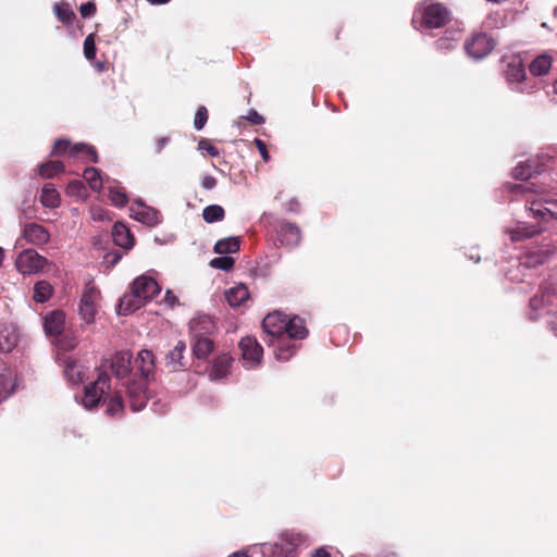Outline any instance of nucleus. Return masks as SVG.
I'll list each match as a JSON object with an SVG mask.
<instances>
[{"label": "nucleus", "mask_w": 557, "mask_h": 557, "mask_svg": "<svg viewBox=\"0 0 557 557\" xmlns=\"http://www.w3.org/2000/svg\"><path fill=\"white\" fill-rule=\"evenodd\" d=\"M111 379L103 370L98 374L96 381L90 382L84 387L83 396L79 397L76 395L75 399L88 410L97 408L102 400L107 401V412L111 416H116L122 412L124 401L120 389L113 393H111Z\"/></svg>", "instance_id": "nucleus-1"}, {"label": "nucleus", "mask_w": 557, "mask_h": 557, "mask_svg": "<svg viewBox=\"0 0 557 557\" xmlns=\"http://www.w3.org/2000/svg\"><path fill=\"white\" fill-rule=\"evenodd\" d=\"M135 367L139 370L140 377L128 379L123 383V386L125 387L131 409L137 412L145 408L149 398L146 389V379L154 369L152 352L146 349L139 351L135 359Z\"/></svg>", "instance_id": "nucleus-2"}, {"label": "nucleus", "mask_w": 557, "mask_h": 557, "mask_svg": "<svg viewBox=\"0 0 557 557\" xmlns=\"http://www.w3.org/2000/svg\"><path fill=\"white\" fill-rule=\"evenodd\" d=\"M516 194L523 195L532 216L539 221L557 220V200L549 198L542 186L522 183L513 187Z\"/></svg>", "instance_id": "nucleus-3"}, {"label": "nucleus", "mask_w": 557, "mask_h": 557, "mask_svg": "<svg viewBox=\"0 0 557 557\" xmlns=\"http://www.w3.org/2000/svg\"><path fill=\"white\" fill-rule=\"evenodd\" d=\"M503 62L504 76L511 90L530 95L540 89L539 81L527 75L525 65L519 54L507 55Z\"/></svg>", "instance_id": "nucleus-4"}, {"label": "nucleus", "mask_w": 557, "mask_h": 557, "mask_svg": "<svg viewBox=\"0 0 557 557\" xmlns=\"http://www.w3.org/2000/svg\"><path fill=\"white\" fill-rule=\"evenodd\" d=\"M262 327L272 339L286 336V334L289 337H299V339H302L308 333L302 319L299 317L287 319V317L280 311L269 313L263 319Z\"/></svg>", "instance_id": "nucleus-5"}, {"label": "nucleus", "mask_w": 557, "mask_h": 557, "mask_svg": "<svg viewBox=\"0 0 557 557\" xmlns=\"http://www.w3.org/2000/svg\"><path fill=\"white\" fill-rule=\"evenodd\" d=\"M448 20L449 11L445 7L440 3L424 2L414 11L412 23L417 25L420 21V25L416 27L422 30L423 28H440Z\"/></svg>", "instance_id": "nucleus-6"}, {"label": "nucleus", "mask_w": 557, "mask_h": 557, "mask_svg": "<svg viewBox=\"0 0 557 557\" xmlns=\"http://www.w3.org/2000/svg\"><path fill=\"white\" fill-rule=\"evenodd\" d=\"M50 262L34 249H25L18 253L15 260L16 270L26 275L44 272Z\"/></svg>", "instance_id": "nucleus-7"}, {"label": "nucleus", "mask_w": 557, "mask_h": 557, "mask_svg": "<svg viewBox=\"0 0 557 557\" xmlns=\"http://www.w3.org/2000/svg\"><path fill=\"white\" fill-rule=\"evenodd\" d=\"M100 292L92 285H87L81 297L78 312L87 324H92L96 321V315L99 309Z\"/></svg>", "instance_id": "nucleus-8"}, {"label": "nucleus", "mask_w": 557, "mask_h": 557, "mask_svg": "<svg viewBox=\"0 0 557 557\" xmlns=\"http://www.w3.org/2000/svg\"><path fill=\"white\" fill-rule=\"evenodd\" d=\"M69 151L71 157H76L79 153L83 154V159L86 161H90L94 163L98 162L97 151L92 146H88L86 144H75L71 145V143L66 139H58L55 140L51 153L53 156H60L64 152Z\"/></svg>", "instance_id": "nucleus-9"}, {"label": "nucleus", "mask_w": 557, "mask_h": 557, "mask_svg": "<svg viewBox=\"0 0 557 557\" xmlns=\"http://www.w3.org/2000/svg\"><path fill=\"white\" fill-rule=\"evenodd\" d=\"M239 348L246 368H253L261 362L263 349L256 338L250 336L242 338Z\"/></svg>", "instance_id": "nucleus-10"}, {"label": "nucleus", "mask_w": 557, "mask_h": 557, "mask_svg": "<svg viewBox=\"0 0 557 557\" xmlns=\"http://www.w3.org/2000/svg\"><path fill=\"white\" fill-rule=\"evenodd\" d=\"M131 288L134 290V293L137 294L144 304L160 293L159 284L156 282V280L147 275L137 277L133 282Z\"/></svg>", "instance_id": "nucleus-11"}, {"label": "nucleus", "mask_w": 557, "mask_h": 557, "mask_svg": "<svg viewBox=\"0 0 557 557\" xmlns=\"http://www.w3.org/2000/svg\"><path fill=\"white\" fill-rule=\"evenodd\" d=\"M131 216L148 226H154L160 223L159 211L147 207L141 201H137L129 208Z\"/></svg>", "instance_id": "nucleus-12"}, {"label": "nucleus", "mask_w": 557, "mask_h": 557, "mask_svg": "<svg viewBox=\"0 0 557 557\" xmlns=\"http://www.w3.org/2000/svg\"><path fill=\"white\" fill-rule=\"evenodd\" d=\"M108 363L116 380H123L132 371V355L128 351L116 352Z\"/></svg>", "instance_id": "nucleus-13"}, {"label": "nucleus", "mask_w": 557, "mask_h": 557, "mask_svg": "<svg viewBox=\"0 0 557 557\" xmlns=\"http://www.w3.org/2000/svg\"><path fill=\"white\" fill-rule=\"evenodd\" d=\"M465 49L467 54L474 61L483 60L487 54V36L484 33H478L466 41Z\"/></svg>", "instance_id": "nucleus-14"}, {"label": "nucleus", "mask_w": 557, "mask_h": 557, "mask_svg": "<svg viewBox=\"0 0 557 557\" xmlns=\"http://www.w3.org/2000/svg\"><path fill=\"white\" fill-rule=\"evenodd\" d=\"M299 539L295 534H282L277 542L271 546L274 557H293L298 546Z\"/></svg>", "instance_id": "nucleus-15"}, {"label": "nucleus", "mask_w": 557, "mask_h": 557, "mask_svg": "<svg viewBox=\"0 0 557 557\" xmlns=\"http://www.w3.org/2000/svg\"><path fill=\"white\" fill-rule=\"evenodd\" d=\"M18 342V331L13 323L0 321V351H11Z\"/></svg>", "instance_id": "nucleus-16"}, {"label": "nucleus", "mask_w": 557, "mask_h": 557, "mask_svg": "<svg viewBox=\"0 0 557 557\" xmlns=\"http://www.w3.org/2000/svg\"><path fill=\"white\" fill-rule=\"evenodd\" d=\"M277 239L280 243L286 247H296L300 243L301 233L297 225L284 222L280 225L277 230Z\"/></svg>", "instance_id": "nucleus-17"}, {"label": "nucleus", "mask_w": 557, "mask_h": 557, "mask_svg": "<svg viewBox=\"0 0 557 557\" xmlns=\"http://www.w3.org/2000/svg\"><path fill=\"white\" fill-rule=\"evenodd\" d=\"M23 237L32 245L42 246L49 242L50 234L42 225L29 223L23 230Z\"/></svg>", "instance_id": "nucleus-18"}, {"label": "nucleus", "mask_w": 557, "mask_h": 557, "mask_svg": "<svg viewBox=\"0 0 557 557\" xmlns=\"http://www.w3.org/2000/svg\"><path fill=\"white\" fill-rule=\"evenodd\" d=\"M294 337L282 336L270 341V345L274 347V354L277 360L287 361L295 354L297 346L292 343Z\"/></svg>", "instance_id": "nucleus-19"}, {"label": "nucleus", "mask_w": 557, "mask_h": 557, "mask_svg": "<svg viewBox=\"0 0 557 557\" xmlns=\"http://www.w3.org/2000/svg\"><path fill=\"white\" fill-rule=\"evenodd\" d=\"M508 234L513 242L523 240L542 232L541 225L530 224L527 222L519 221L513 226L508 228Z\"/></svg>", "instance_id": "nucleus-20"}, {"label": "nucleus", "mask_w": 557, "mask_h": 557, "mask_svg": "<svg viewBox=\"0 0 557 557\" xmlns=\"http://www.w3.org/2000/svg\"><path fill=\"white\" fill-rule=\"evenodd\" d=\"M65 314L60 310L48 312L45 315L44 327L48 335L60 336L64 330Z\"/></svg>", "instance_id": "nucleus-21"}, {"label": "nucleus", "mask_w": 557, "mask_h": 557, "mask_svg": "<svg viewBox=\"0 0 557 557\" xmlns=\"http://www.w3.org/2000/svg\"><path fill=\"white\" fill-rule=\"evenodd\" d=\"M189 327L193 336L198 337L210 334L215 325L211 317L199 314L189 322Z\"/></svg>", "instance_id": "nucleus-22"}, {"label": "nucleus", "mask_w": 557, "mask_h": 557, "mask_svg": "<svg viewBox=\"0 0 557 557\" xmlns=\"http://www.w3.org/2000/svg\"><path fill=\"white\" fill-rule=\"evenodd\" d=\"M553 59L550 55L543 53L534 58L529 64V71L531 77L536 79L537 77L545 76L552 69Z\"/></svg>", "instance_id": "nucleus-23"}, {"label": "nucleus", "mask_w": 557, "mask_h": 557, "mask_svg": "<svg viewBox=\"0 0 557 557\" xmlns=\"http://www.w3.org/2000/svg\"><path fill=\"white\" fill-rule=\"evenodd\" d=\"M233 362V358L227 355H222L215 358L210 371L209 377L211 381H219L227 376Z\"/></svg>", "instance_id": "nucleus-24"}, {"label": "nucleus", "mask_w": 557, "mask_h": 557, "mask_svg": "<svg viewBox=\"0 0 557 557\" xmlns=\"http://www.w3.org/2000/svg\"><path fill=\"white\" fill-rule=\"evenodd\" d=\"M64 376L66 380L75 385L83 381L85 375V368L79 364L77 361L67 358L64 360V369H63Z\"/></svg>", "instance_id": "nucleus-25"}, {"label": "nucleus", "mask_w": 557, "mask_h": 557, "mask_svg": "<svg viewBox=\"0 0 557 557\" xmlns=\"http://www.w3.org/2000/svg\"><path fill=\"white\" fill-rule=\"evenodd\" d=\"M144 302L137 296L136 293L131 288V293L124 295L119 302L117 313L122 315H127L138 310Z\"/></svg>", "instance_id": "nucleus-26"}, {"label": "nucleus", "mask_w": 557, "mask_h": 557, "mask_svg": "<svg viewBox=\"0 0 557 557\" xmlns=\"http://www.w3.org/2000/svg\"><path fill=\"white\" fill-rule=\"evenodd\" d=\"M112 237L115 245L129 249L134 245V237L132 236L129 230L120 222H116L113 226Z\"/></svg>", "instance_id": "nucleus-27"}, {"label": "nucleus", "mask_w": 557, "mask_h": 557, "mask_svg": "<svg viewBox=\"0 0 557 557\" xmlns=\"http://www.w3.org/2000/svg\"><path fill=\"white\" fill-rule=\"evenodd\" d=\"M249 298L248 288L244 284H238L225 290V299L231 307H239Z\"/></svg>", "instance_id": "nucleus-28"}, {"label": "nucleus", "mask_w": 557, "mask_h": 557, "mask_svg": "<svg viewBox=\"0 0 557 557\" xmlns=\"http://www.w3.org/2000/svg\"><path fill=\"white\" fill-rule=\"evenodd\" d=\"M462 32L459 27H451L445 32V35L442 36L436 41V47L438 50H450L457 46V44L461 40Z\"/></svg>", "instance_id": "nucleus-29"}, {"label": "nucleus", "mask_w": 557, "mask_h": 557, "mask_svg": "<svg viewBox=\"0 0 557 557\" xmlns=\"http://www.w3.org/2000/svg\"><path fill=\"white\" fill-rule=\"evenodd\" d=\"M40 202L44 207L55 209L60 206V194L52 184H45L41 189Z\"/></svg>", "instance_id": "nucleus-30"}, {"label": "nucleus", "mask_w": 557, "mask_h": 557, "mask_svg": "<svg viewBox=\"0 0 557 557\" xmlns=\"http://www.w3.org/2000/svg\"><path fill=\"white\" fill-rule=\"evenodd\" d=\"M15 387L14 374L10 369L0 371V401L7 399Z\"/></svg>", "instance_id": "nucleus-31"}, {"label": "nucleus", "mask_w": 557, "mask_h": 557, "mask_svg": "<svg viewBox=\"0 0 557 557\" xmlns=\"http://www.w3.org/2000/svg\"><path fill=\"white\" fill-rule=\"evenodd\" d=\"M186 349V345L183 342H178L175 347L166 355V366L173 371L181 370L184 367L183 352Z\"/></svg>", "instance_id": "nucleus-32"}, {"label": "nucleus", "mask_w": 557, "mask_h": 557, "mask_svg": "<svg viewBox=\"0 0 557 557\" xmlns=\"http://www.w3.org/2000/svg\"><path fill=\"white\" fill-rule=\"evenodd\" d=\"M194 338H195V342L193 345L194 355L198 359L207 358L213 349V342L208 336H198V337H194Z\"/></svg>", "instance_id": "nucleus-33"}, {"label": "nucleus", "mask_w": 557, "mask_h": 557, "mask_svg": "<svg viewBox=\"0 0 557 557\" xmlns=\"http://www.w3.org/2000/svg\"><path fill=\"white\" fill-rule=\"evenodd\" d=\"M213 250L219 255L233 253L239 250V240L236 237H227L215 243Z\"/></svg>", "instance_id": "nucleus-34"}, {"label": "nucleus", "mask_w": 557, "mask_h": 557, "mask_svg": "<svg viewBox=\"0 0 557 557\" xmlns=\"http://www.w3.org/2000/svg\"><path fill=\"white\" fill-rule=\"evenodd\" d=\"M537 172V166L535 165V162L528 160L525 162H520L516 165L513 169V176L517 180H529L532 177L534 173Z\"/></svg>", "instance_id": "nucleus-35"}, {"label": "nucleus", "mask_w": 557, "mask_h": 557, "mask_svg": "<svg viewBox=\"0 0 557 557\" xmlns=\"http://www.w3.org/2000/svg\"><path fill=\"white\" fill-rule=\"evenodd\" d=\"M53 288L47 281H39L34 286V300L36 302H45L52 295Z\"/></svg>", "instance_id": "nucleus-36"}, {"label": "nucleus", "mask_w": 557, "mask_h": 557, "mask_svg": "<svg viewBox=\"0 0 557 557\" xmlns=\"http://www.w3.org/2000/svg\"><path fill=\"white\" fill-rule=\"evenodd\" d=\"M55 16L65 25H71L75 18V13L66 3H55L53 5Z\"/></svg>", "instance_id": "nucleus-37"}, {"label": "nucleus", "mask_w": 557, "mask_h": 557, "mask_svg": "<svg viewBox=\"0 0 557 557\" xmlns=\"http://www.w3.org/2000/svg\"><path fill=\"white\" fill-rule=\"evenodd\" d=\"M202 218L207 223L222 221L224 218V209L219 205L207 206L202 211Z\"/></svg>", "instance_id": "nucleus-38"}, {"label": "nucleus", "mask_w": 557, "mask_h": 557, "mask_svg": "<svg viewBox=\"0 0 557 557\" xmlns=\"http://www.w3.org/2000/svg\"><path fill=\"white\" fill-rule=\"evenodd\" d=\"M84 178L92 190L99 191L102 188L103 180L96 168H87L84 171Z\"/></svg>", "instance_id": "nucleus-39"}, {"label": "nucleus", "mask_w": 557, "mask_h": 557, "mask_svg": "<svg viewBox=\"0 0 557 557\" xmlns=\"http://www.w3.org/2000/svg\"><path fill=\"white\" fill-rule=\"evenodd\" d=\"M108 197L112 205L116 207H124L127 203V196L125 191L117 185L108 186Z\"/></svg>", "instance_id": "nucleus-40"}, {"label": "nucleus", "mask_w": 557, "mask_h": 557, "mask_svg": "<svg viewBox=\"0 0 557 557\" xmlns=\"http://www.w3.org/2000/svg\"><path fill=\"white\" fill-rule=\"evenodd\" d=\"M64 170L61 161H49L39 166V175L45 178H51Z\"/></svg>", "instance_id": "nucleus-41"}, {"label": "nucleus", "mask_w": 557, "mask_h": 557, "mask_svg": "<svg viewBox=\"0 0 557 557\" xmlns=\"http://www.w3.org/2000/svg\"><path fill=\"white\" fill-rule=\"evenodd\" d=\"M233 265H234V260L231 257H225V256L213 258L210 261V267H212L214 269L223 270V271L231 270L233 268Z\"/></svg>", "instance_id": "nucleus-42"}, {"label": "nucleus", "mask_w": 557, "mask_h": 557, "mask_svg": "<svg viewBox=\"0 0 557 557\" xmlns=\"http://www.w3.org/2000/svg\"><path fill=\"white\" fill-rule=\"evenodd\" d=\"M55 345L60 349L71 350L76 347L77 341L75 337L61 334L60 336H57Z\"/></svg>", "instance_id": "nucleus-43"}, {"label": "nucleus", "mask_w": 557, "mask_h": 557, "mask_svg": "<svg viewBox=\"0 0 557 557\" xmlns=\"http://www.w3.org/2000/svg\"><path fill=\"white\" fill-rule=\"evenodd\" d=\"M84 55L87 60H92L96 57V45L92 34H89L84 40Z\"/></svg>", "instance_id": "nucleus-44"}, {"label": "nucleus", "mask_w": 557, "mask_h": 557, "mask_svg": "<svg viewBox=\"0 0 557 557\" xmlns=\"http://www.w3.org/2000/svg\"><path fill=\"white\" fill-rule=\"evenodd\" d=\"M207 121H208V111L205 107H200L195 114V120H194L195 128L198 131L202 129L203 126L206 125Z\"/></svg>", "instance_id": "nucleus-45"}, {"label": "nucleus", "mask_w": 557, "mask_h": 557, "mask_svg": "<svg viewBox=\"0 0 557 557\" xmlns=\"http://www.w3.org/2000/svg\"><path fill=\"white\" fill-rule=\"evenodd\" d=\"M527 258H528L527 262L529 264L536 265V264L544 263L549 258V253L546 251H540L536 253H531V255L527 256Z\"/></svg>", "instance_id": "nucleus-46"}, {"label": "nucleus", "mask_w": 557, "mask_h": 557, "mask_svg": "<svg viewBox=\"0 0 557 557\" xmlns=\"http://www.w3.org/2000/svg\"><path fill=\"white\" fill-rule=\"evenodd\" d=\"M66 191H67L69 195L81 197L84 194V191H85V187H84V184L82 182L74 181V182H71L67 185Z\"/></svg>", "instance_id": "nucleus-47"}, {"label": "nucleus", "mask_w": 557, "mask_h": 557, "mask_svg": "<svg viewBox=\"0 0 557 557\" xmlns=\"http://www.w3.org/2000/svg\"><path fill=\"white\" fill-rule=\"evenodd\" d=\"M81 15L86 18L90 17L96 13V5L94 2L88 1L86 3H83L79 8Z\"/></svg>", "instance_id": "nucleus-48"}, {"label": "nucleus", "mask_w": 557, "mask_h": 557, "mask_svg": "<svg viewBox=\"0 0 557 557\" xmlns=\"http://www.w3.org/2000/svg\"><path fill=\"white\" fill-rule=\"evenodd\" d=\"M198 148L200 150H205L208 152L209 156L211 157H218L219 156V150L218 148H215L213 145H211L208 140L206 139H201L198 144Z\"/></svg>", "instance_id": "nucleus-49"}, {"label": "nucleus", "mask_w": 557, "mask_h": 557, "mask_svg": "<svg viewBox=\"0 0 557 557\" xmlns=\"http://www.w3.org/2000/svg\"><path fill=\"white\" fill-rule=\"evenodd\" d=\"M90 213L94 220L104 221L110 220L108 211L102 209L101 207H92L90 209Z\"/></svg>", "instance_id": "nucleus-50"}, {"label": "nucleus", "mask_w": 557, "mask_h": 557, "mask_svg": "<svg viewBox=\"0 0 557 557\" xmlns=\"http://www.w3.org/2000/svg\"><path fill=\"white\" fill-rule=\"evenodd\" d=\"M246 119L255 125H261L264 123V119L256 110L251 109L248 111Z\"/></svg>", "instance_id": "nucleus-51"}, {"label": "nucleus", "mask_w": 557, "mask_h": 557, "mask_svg": "<svg viewBox=\"0 0 557 557\" xmlns=\"http://www.w3.org/2000/svg\"><path fill=\"white\" fill-rule=\"evenodd\" d=\"M255 145H256L257 149L259 150L260 156L262 157V159L265 162L269 161L270 156H269L265 143L263 140L259 139V138H256L255 139Z\"/></svg>", "instance_id": "nucleus-52"}, {"label": "nucleus", "mask_w": 557, "mask_h": 557, "mask_svg": "<svg viewBox=\"0 0 557 557\" xmlns=\"http://www.w3.org/2000/svg\"><path fill=\"white\" fill-rule=\"evenodd\" d=\"M201 186L207 190H211L216 186V180L211 175H207L202 178Z\"/></svg>", "instance_id": "nucleus-53"}, {"label": "nucleus", "mask_w": 557, "mask_h": 557, "mask_svg": "<svg viewBox=\"0 0 557 557\" xmlns=\"http://www.w3.org/2000/svg\"><path fill=\"white\" fill-rule=\"evenodd\" d=\"M164 302L170 306V307H174L177 302H178V299L177 297L174 295V293L170 289H168L165 292V296H164Z\"/></svg>", "instance_id": "nucleus-54"}, {"label": "nucleus", "mask_w": 557, "mask_h": 557, "mask_svg": "<svg viewBox=\"0 0 557 557\" xmlns=\"http://www.w3.org/2000/svg\"><path fill=\"white\" fill-rule=\"evenodd\" d=\"M170 141V138L169 137H161L158 139L157 141V145H156V153H160L164 147L169 144Z\"/></svg>", "instance_id": "nucleus-55"}, {"label": "nucleus", "mask_w": 557, "mask_h": 557, "mask_svg": "<svg viewBox=\"0 0 557 557\" xmlns=\"http://www.w3.org/2000/svg\"><path fill=\"white\" fill-rule=\"evenodd\" d=\"M286 210L289 212H297L299 210V203L296 199H290L286 203Z\"/></svg>", "instance_id": "nucleus-56"}, {"label": "nucleus", "mask_w": 557, "mask_h": 557, "mask_svg": "<svg viewBox=\"0 0 557 557\" xmlns=\"http://www.w3.org/2000/svg\"><path fill=\"white\" fill-rule=\"evenodd\" d=\"M542 289V297H549L555 294V287L552 285H546L541 288Z\"/></svg>", "instance_id": "nucleus-57"}, {"label": "nucleus", "mask_w": 557, "mask_h": 557, "mask_svg": "<svg viewBox=\"0 0 557 557\" xmlns=\"http://www.w3.org/2000/svg\"><path fill=\"white\" fill-rule=\"evenodd\" d=\"M310 557H331V556L325 549L319 548L314 553H312L310 555Z\"/></svg>", "instance_id": "nucleus-58"}, {"label": "nucleus", "mask_w": 557, "mask_h": 557, "mask_svg": "<svg viewBox=\"0 0 557 557\" xmlns=\"http://www.w3.org/2000/svg\"><path fill=\"white\" fill-rule=\"evenodd\" d=\"M549 327L552 330V332L557 335V315H554L550 320H549Z\"/></svg>", "instance_id": "nucleus-59"}, {"label": "nucleus", "mask_w": 557, "mask_h": 557, "mask_svg": "<svg viewBox=\"0 0 557 557\" xmlns=\"http://www.w3.org/2000/svg\"><path fill=\"white\" fill-rule=\"evenodd\" d=\"M530 304H531V306H532V307H534V308H535V307H540V306H542V305H543V300H540V299L537 298V296H535L534 298H532V299L530 300Z\"/></svg>", "instance_id": "nucleus-60"}, {"label": "nucleus", "mask_w": 557, "mask_h": 557, "mask_svg": "<svg viewBox=\"0 0 557 557\" xmlns=\"http://www.w3.org/2000/svg\"><path fill=\"white\" fill-rule=\"evenodd\" d=\"M228 557H250L246 552H235L231 554Z\"/></svg>", "instance_id": "nucleus-61"}, {"label": "nucleus", "mask_w": 557, "mask_h": 557, "mask_svg": "<svg viewBox=\"0 0 557 557\" xmlns=\"http://www.w3.org/2000/svg\"><path fill=\"white\" fill-rule=\"evenodd\" d=\"M163 407H164V406H162V407H160V408H159V403H157V401L152 404V409H153L156 412H163V411H165V410L163 409Z\"/></svg>", "instance_id": "nucleus-62"}, {"label": "nucleus", "mask_w": 557, "mask_h": 557, "mask_svg": "<svg viewBox=\"0 0 557 557\" xmlns=\"http://www.w3.org/2000/svg\"><path fill=\"white\" fill-rule=\"evenodd\" d=\"M3 259H4V250H3V248L0 247V267L3 263Z\"/></svg>", "instance_id": "nucleus-63"}, {"label": "nucleus", "mask_w": 557, "mask_h": 557, "mask_svg": "<svg viewBox=\"0 0 557 557\" xmlns=\"http://www.w3.org/2000/svg\"><path fill=\"white\" fill-rule=\"evenodd\" d=\"M120 259H121V255L120 253H115L114 258L112 260V264H115Z\"/></svg>", "instance_id": "nucleus-64"}]
</instances>
